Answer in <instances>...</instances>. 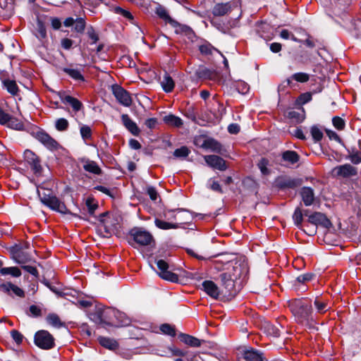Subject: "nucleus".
<instances>
[{
	"instance_id": "f257e3e1",
	"label": "nucleus",
	"mask_w": 361,
	"mask_h": 361,
	"mask_svg": "<svg viewBox=\"0 0 361 361\" xmlns=\"http://www.w3.org/2000/svg\"><path fill=\"white\" fill-rule=\"evenodd\" d=\"M288 307L295 321L307 324L313 320V310L311 302L307 299H295L288 302Z\"/></svg>"
},
{
	"instance_id": "f03ea898",
	"label": "nucleus",
	"mask_w": 361,
	"mask_h": 361,
	"mask_svg": "<svg viewBox=\"0 0 361 361\" xmlns=\"http://www.w3.org/2000/svg\"><path fill=\"white\" fill-rule=\"evenodd\" d=\"M41 202L52 210L62 214L68 213V209L63 202H61L49 190L42 188L38 190Z\"/></svg>"
},
{
	"instance_id": "7ed1b4c3",
	"label": "nucleus",
	"mask_w": 361,
	"mask_h": 361,
	"mask_svg": "<svg viewBox=\"0 0 361 361\" xmlns=\"http://www.w3.org/2000/svg\"><path fill=\"white\" fill-rule=\"evenodd\" d=\"M130 238L137 244L142 246L149 245L154 241L152 234L139 227H134L128 231Z\"/></svg>"
},
{
	"instance_id": "20e7f679",
	"label": "nucleus",
	"mask_w": 361,
	"mask_h": 361,
	"mask_svg": "<svg viewBox=\"0 0 361 361\" xmlns=\"http://www.w3.org/2000/svg\"><path fill=\"white\" fill-rule=\"evenodd\" d=\"M11 258L19 264H24L32 261V257L30 253L23 250V245L16 244L8 249Z\"/></svg>"
},
{
	"instance_id": "39448f33",
	"label": "nucleus",
	"mask_w": 361,
	"mask_h": 361,
	"mask_svg": "<svg viewBox=\"0 0 361 361\" xmlns=\"http://www.w3.org/2000/svg\"><path fill=\"white\" fill-rule=\"evenodd\" d=\"M35 343L42 349H51L54 346V338L47 331H38L35 335Z\"/></svg>"
},
{
	"instance_id": "423d86ee",
	"label": "nucleus",
	"mask_w": 361,
	"mask_h": 361,
	"mask_svg": "<svg viewBox=\"0 0 361 361\" xmlns=\"http://www.w3.org/2000/svg\"><path fill=\"white\" fill-rule=\"evenodd\" d=\"M222 288L221 293L224 295L233 296L235 294V281L231 273H222L219 276Z\"/></svg>"
},
{
	"instance_id": "0eeeda50",
	"label": "nucleus",
	"mask_w": 361,
	"mask_h": 361,
	"mask_svg": "<svg viewBox=\"0 0 361 361\" xmlns=\"http://www.w3.org/2000/svg\"><path fill=\"white\" fill-rule=\"evenodd\" d=\"M356 174L357 169L348 164L336 166L331 171V175L338 178H350Z\"/></svg>"
},
{
	"instance_id": "6e6552de",
	"label": "nucleus",
	"mask_w": 361,
	"mask_h": 361,
	"mask_svg": "<svg viewBox=\"0 0 361 361\" xmlns=\"http://www.w3.org/2000/svg\"><path fill=\"white\" fill-rule=\"evenodd\" d=\"M112 92L117 101L125 106H130L132 104V99L129 93L118 85L112 86Z\"/></svg>"
},
{
	"instance_id": "1a4fd4ad",
	"label": "nucleus",
	"mask_w": 361,
	"mask_h": 361,
	"mask_svg": "<svg viewBox=\"0 0 361 361\" xmlns=\"http://www.w3.org/2000/svg\"><path fill=\"white\" fill-rule=\"evenodd\" d=\"M157 265L159 270V275L160 277H161L163 279L171 281V282H176L178 280V276L169 271L168 270L169 265L163 259H159L157 261Z\"/></svg>"
},
{
	"instance_id": "9d476101",
	"label": "nucleus",
	"mask_w": 361,
	"mask_h": 361,
	"mask_svg": "<svg viewBox=\"0 0 361 361\" xmlns=\"http://www.w3.org/2000/svg\"><path fill=\"white\" fill-rule=\"evenodd\" d=\"M319 238H322L324 243L334 244L336 242L337 235L335 233V227H320Z\"/></svg>"
},
{
	"instance_id": "9b49d317",
	"label": "nucleus",
	"mask_w": 361,
	"mask_h": 361,
	"mask_svg": "<svg viewBox=\"0 0 361 361\" xmlns=\"http://www.w3.org/2000/svg\"><path fill=\"white\" fill-rule=\"evenodd\" d=\"M111 307L101 309L98 308L91 314V319L97 324H109V319L111 317V312H108Z\"/></svg>"
},
{
	"instance_id": "f8f14e48",
	"label": "nucleus",
	"mask_w": 361,
	"mask_h": 361,
	"mask_svg": "<svg viewBox=\"0 0 361 361\" xmlns=\"http://www.w3.org/2000/svg\"><path fill=\"white\" fill-rule=\"evenodd\" d=\"M0 291L11 295V291L20 298L25 297V291L11 282L0 283Z\"/></svg>"
},
{
	"instance_id": "ddd939ff",
	"label": "nucleus",
	"mask_w": 361,
	"mask_h": 361,
	"mask_svg": "<svg viewBox=\"0 0 361 361\" xmlns=\"http://www.w3.org/2000/svg\"><path fill=\"white\" fill-rule=\"evenodd\" d=\"M202 288L204 292L214 299H217L220 295H222L221 290L212 281H203Z\"/></svg>"
},
{
	"instance_id": "4468645a",
	"label": "nucleus",
	"mask_w": 361,
	"mask_h": 361,
	"mask_svg": "<svg viewBox=\"0 0 361 361\" xmlns=\"http://www.w3.org/2000/svg\"><path fill=\"white\" fill-rule=\"evenodd\" d=\"M207 164L212 168L217 169L220 171L226 169L225 161L216 155H207L204 157Z\"/></svg>"
},
{
	"instance_id": "2eb2a0df",
	"label": "nucleus",
	"mask_w": 361,
	"mask_h": 361,
	"mask_svg": "<svg viewBox=\"0 0 361 361\" xmlns=\"http://www.w3.org/2000/svg\"><path fill=\"white\" fill-rule=\"evenodd\" d=\"M63 24L66 27L74 26V30L78 32H82L85 27V22L82 18H67Z\"/></svg>"
},
{
	"instance_id": "dca6fc26",
	"label": "nucleus",
	"mask_w": 361,
	"mask_h": 361,
	"mask_svg": "<svg viewBox=\"0 0 361 361\" xmlns=\"http://www.w3.org/2000/svg\"><path fill=\"white\" fill-rule=\"evenodd\" d=\"M108 312H111V317L116 318L120 326H126L130 324L131 319L126 313L111 307Z\"/></svg>"
},
{
	"instance_id": "f3484780",
	"label": "nucleus",
	"mask_w": 361,
	"mask_h": 361,
	"mask_svg": "<svg viewBox=\"0 0 361 361\" xmlns=\"http://www.w3.org/2000/svg\"><path fill=\"white\" fill-rule=\"evenodd\" d=\"M308 222L315 226H328L331 224L329 219L322 213L315 212L308 217Z\"/></svg>"
},
{
	"instance_id": "a211bd4d",
	"label": "nucleus",
	"mask_w": 361,
	"mask_h": 361,
	"mask_svg": "<svg viewBox=\"0 0 361 361\" xmlns=\"http://www.w3.org/2000/svg\"><path fill=\"white\" fill-rule=\"evenodd\" d=\"M36 137L40 142L49 149H55L57 147L56 141L44 132H37Z\"/></svg>"
},
{
	"instance_id": "6ab92c4d",
	"label": "nucleus",
	"mask_w": 361,
	"mask_h": 361,
	"mask_svg": "<svg viewBox=\"0 0 361 361\" xmlns=\"http://www.w3.org/2000/svg\"><path fill=\"white\" fill-rule=\"evenodd\" d=\"M300 195L306 206L311 205L314 200V194L313 190L309 187H303L301 189Z\"/></svg>"
},
{
	"instance_id": "aec40b11",
	"label": "nucleus",
	"mask_w": 361,
	"mask_h": 361,
	"mask_svg": "<svg viewBox=\"0 0 361 361\" xmlns=\"http://www.w3.org/2000/svg\"><path fill=\"white\" fill-rule=\"evenodd\" d=\"M121 119L125 127L134 135H137L140 130L136 123L133 121L127 114H123Z\"/></svg>"
},
{
	"instance_id": "412c9836",
	"label": "nucleus",
	"mask_w": 361,
	"mask_h": 361,
	"mask_svg": "<svg viewBox=\"0 0 361 361\" xmlns=\"http://www.w3.org/2000/svg\"><path fill=\"white\" fill-rule=\"evenodd\" d=\"M60 98L63 103L70 104L75 111H79L82 106L78 99L71 96L60 94Z\"/></svg>"
},
{
	"instance_id": "4be33fe9",
	"label": "nucleus",
	"mask_w": 361,
	"mask_h": 361,
	"mask_svg": "<svg viewBox=\"0 0 361 361\" xmlns=\"http://www.w3.org/2000/svg\"><path fill=\"white\" fill-rule=\"evenodd\" d=\"M179 337L182 342L191 347H200L202 342L199 338L185 334H180Z\"/></svg>"
},
{
	"instance_id": "5701e85b",
	"label": "nucleus",
	"mask_w": 361,
	"mask_h": 361,
	"mask_svg": "<svg viewBox=\"0 0 361 361\" xmlns=\"http://www.w3.org/2000/svg\"><path fill=\"white\" fill-rule=\"evenodd\" d=\"M160 84L166 92H171L175 85L173 80L167 73L164 74L162 80H160Z\"/></svg>"
},
{
	"instance_id": "b1692460",
	"label": "nucleus",
	"mask_w": 361,
	"mask_h": 361,
	"mask_svg": "<svg viewBox=\"0 0 361 361\" xmlns=\"http://www.w3.org/2000/svg\"><path fill=\"white\" fill-rule=\"evenodd\" d=\"M244 359L246 361H263V354L259 351L250 349L245 351Z\"/></svg>"
},
{
	"instance_id": "393cba45",
	"label": "nucleus",
	"mask_w": 361,
	"mask_h": 361,
	"mask_svg": "<svg viewBox=\"0 0 361 361\" xmlns=\"http://www.w3.org/2000/svg\"><path fill=\"white\" fill-rule=\"evenodd\" d=\"M202 147L214 152H220L221 149V145L215 140L211 138L204 140L202 144Z\"/></svg>"
},
{
	"instance_id": "a878e982",
	"label": "nucleus",
	"mask_w": 361,
	"mask_h": 361,
	"mask_svg": "<svg viewBox=\"0 0 361 361\" xmlns=\"http://www.w3.org/2000/svg\"><path fill=\"white\" fill-rule=\"evenodd\" d=\"M231 11L229 4H217L213 8L212 13L216 16H221L228 13Z\"/></svg>"
},
{
	"instance_id": "bb28decb",
	"label": "nucleus",
	"mask_w": 361,
	"mask_h": 361,
	"mask_svg": "<svg viewBox=\"0 0 361 361\" xmlns=\"http://www.w3.org/2000/svg\"><path fill=\"white\" fill-rule=\"evenodd\" d=\"M98 341L101 345L110 350L116 349L118 347V343L112 338L99 336Z\"/></svg>"
},
{
	"instance_id": "cd10ccee",
	"label": "nucleus",
	"mask_w": 361,
	"mask_h": 361,
	"mask_svg": "<svg viewBox=\"0 0 361 361\" xmlns=\"http://www.w3.org/2000/svg\"><path fill=\"white\" fill-rule=\"evenodd\" d=\"M116 227H94L96 234L101 238H109L114 234Z\"/></svg>"
},
{
	"instance_id": "c85d7f7f",
	"label": "nucleus",
	"mask_w": 361,
	"mask_h": 361,
	"mask_svg": "<svg viewBox=\"0 0 361 361\" xmlns=\"http://www.w3.org/2000/svg\"><path fill=\"white\" fill-rule=\"evenodd\" d=\"M314 305L317 312L320 314L326 312L331 308L328 303L320 298H316L314 299Z\"/></svg>"
},
{
	"instance_id": "c756f323",
	"label": "nucleus",
	"mask_w": 361,
	"mask_h": 361,
	"mask_svg": "<svg viewBox=\"0 0 361 361\" xmlns=\"http://www.w3.org/2000/svg\"><path fill=\"white\" fill-rule=\"evenodd\" d=\"M163 120L166 124L173 127H180L183 125L181 118L172 114L165 116Z\"/></svg>"
},
{
	"instance_id": "7c9ffc66",
	"label": "nucleus",
	"mask_w": 361,
	"mask_h": 361,
	"mask_svg": "<svg viewBox=\"0 0 361 361\" xmlns=\"http://www.w3.org/2000/svg\"><path fill=\"white\" fill-rule=\"evenodd\" d=\"M0 274L2 276L11 275L13 277H20L21 271L17 267H4L0 269Z\"/></svg>"
},
{
	"instance_id": "2f4dec72",
	"label": "nucleus",
	"mask_w": 361,
	"mask_h": 361,
	"mask_svg": "<svg viewBox=\"0 0 361 361\" xmlns=\"http://www.w3.org/2000/svg\"><path fill=\"white\" fill-rule=\"evenodd\" d=\"M83 168L85 171L93 173L94 174H99L101 173V169L96 164V162L93 161H85L83 165Z\"/></svg>"
},
{
	"instance_id": "473e14b6",
	"label": "nucleus",
	"mask_w": 361,
	"mask_h": 361,
	"mask_svg": "<svg viewBox=\"0 0 361 361\" xmlns=\"http://www.w3.org/2000/svg\"><path fill=\"white\" fill-rule=\"evenodd\" d=\"M47 322L55 328H60L63 326L59 316L54 313L49 314L47 317Z\"/></svg>"
},
{
	"instance_id": "72a5a7b5",
	"label": "nucleus",
	"mask_w": 361,
	"mask_h": 361,
	"mask_svg": "<svg viewBox=\"0 0 361 361\" xmlns=\"http://www.w3.org/2000/svg\"><path fill=\"white\" fill-rule=\"evenodd\" d=\"M283 159L290 164H295L299 160V156L295 152L286 151L283 154Z\"/></svg>"
},
{
	"instance_id": "f704fd0d",
	"label": "nucleus",
	"mask_w": 361,
	"mask_h": 361,
	"mask_svg": "<svg viewBox=\"0 0 361 361\" xmlns=\"http://www.w3.org/2000/svg\"><path fill=\"white\" fill-rule=\"evenodd\" d=\"M296 235L305 234L307 236H313L317 233V227H298Z\"/></svg>"
},
{
	"instance_id": "c9c22d12",
	"label": "nucleus",
	"mask_w": 361,
	"mask_h": 361,
	"mask_svg": "<svg viewBox=\"0 0 361 361\" xmlns=\"http://www.w3.org/2000/svg\"><path fill=\"white\" fill-rule=\"evenodd\" d=\"M6 125H7L8 127L15 130H23V123L18 119L11 116H9L8 122Z\"/></svg>"
},
{
	"instance_id": "e433bc0d",
	"label": "nucleus",
	"mask_w": 361,
	"mask_h": 361,
	"mask_svg": "<svg viewBox=\"0 0 361 361\" xmlns=\"http://www.w3.org/2000/svg\"><path fill=\"white\" fill-rule=\"evenodd\" d=\"M4 85L11 94L13 95L17 94L18 88L14 80H6L4 81Z\"/></svg>"
},
{
	"instance_id": "4c0bfd02",
	"label": "nucleus",
	"mask_w": 361,
	"mask_h": 361,
	"mask_svg": "<svg viewBox=\"0 0 361 361\" xmlns=\"http://www.w3.org/2000/svg\"><path fill=\"white\" fill-rule=\"evenodd\" d=\"M156 13L162 19L169 21V23H173V20L169 16L166 10L161 6H158L156 8Z\"/></svg>"
},
{
	"instance_id": "58836bf2",
	"label": "nucleus",
	"mask_w": 361,
	"mask_h": 361,
	"mask_svg": "<svg viewBox=\"0 0 361 361\" xmlns=\"http://www.w3.org/2000/svg\"><path fill=\"white\" fill-rule=\"evenodd\" d=\"M85 204L87 207L88 212L92 214L94 211L98 208V204L92 197H88L85 201Z\"/></svg>"
},
{
	"instance_id": "ea45409f",
	"label": "nucleus",
	"mask_w": 361,
	"mask_h": 361,
	"mask_svg": "<svg viewBox=\"0 0 361 361\" xmlns=\"http://www.w3.org/2000/svg\"><path fill=\"white\" fill-rule=\"evenodd\" d=\"M160 330L161 332L164 334L171 336H175L176 335V331L174 328L168 324H164L161 325Z\"/></svg>"
},
{
	"instance_id": "a19ab883",
	"label": "nucleus",
	"mask_w": 361,
	"mask_h": 361,
	"mask_svg": "<svg viewBox=\"0 0 361 361\" xmlns=\"http://www.w3.org/2000/svg\"><path fill=\"white\" fill-rule=\"evenodd\" d=\"M291 78L299 82H306L309 80L310 76L305 73H297L293 74Z\"/></svg>"
},
{
	"instance_id": "79ce46f5",
	"label": "nucleus",
	"mask_w": 361,
	"mask_h": 361,
	"mask_svg": "<svg viewBox=\"0 0 361 361\" xmlns=\"http://www.w3.org/2000/svg\"><path fill=\"white\" fill-rule=\"evenodd\" d=\"M311 135L315 141H319L323 137L322 131L317 126H312L310 130Z\"/></svg>"
},
{
	"instance_id": "37998d69",
	"label": "nucleus",
	"mask_w": 361,
	"mask_h": 361,
	"mask_svg": "<svg viewBox=\"0 0 361 361\" xmlns=\"http://www.w3.org/2000/svg\"><path fill=\"white\" fill-rule=\"evenodd\" d=\"M55 126L58 130L63 131L67 129L68 126V122L65 118H59L56 121Z\"/></svg>"
},
{
	"instance_id": "c03bdc74",
	"label": "nucleus",
	"mask_w": 361,
	"mask_h": 361,
	"mask_svg": "<svg viewBox=\"0 0 361 361\" xmlns=\"http://www.w3.org/2000/svg\"><path fill=\"white\" fill-rule=\"evenodd\" d=\"M267 333L274 337H279L280 336L281 332L279 326L274 325H268Z\"/></svg>"
},
{
	"instance_id": "a18cd8bd",
	"label": "nucleus",
	"mask_w": 361,
	"mask_h": 361,
	"mask_svg": "<svg viewBox=\"0 0 361 361\" xmlns=\"http://www.w3.org/2000/svg\"><path fill=\"white\" fill-rule=\"evenodd\" d=\"M64 71L67 74H68L71 77H72L73 78H74L75 80H82L83 79L82 75L78 70L72 69V68H65Z\"/></svg>"
},
{
	"instance_id": "49530a36",
	"label": "nucleus",
	"mask_w": 361,
	"mask_h": 361,
	"mask_svg": "<svg viewBox=\"0 0 361 361\" xmlns=\"http://www.w3.org/2000/svg\"><path fill=\"white\" fill-rule=\"evenodd\" d=\"M24 158L30 164L34 163L38 159L37 156L30 150L24 152Z\"/></svg>"
},
{
	"instance_id": "de8ad7c7",
	"label": "nucleus",
	"mask_w": 361,
	"mask_h": 361,
	"mask_svg": "<svg viewBox=\"0 0 361 361\" xmlns=\"http://www.w3.org/2000/svg\"><path fill=\"white\" fill-rule=\"evenodd\" d=\"M189 154V149L186 147H182L174 151L173 155L176 157H185Z\"/></svg>"
},
{
	"instance_id": "09e8293b",
	"label": "nucleus",
	"mask_w": 361,
	"mask_h": 361,
	"mask_svg": "<svg viewBox=\"0 0 361 361\" xmlns=\"http://www.w3.org/2000/svg\"><path fill=\"white\" fill-rule=\"evenodd\" d=\"M294 223L297 225L302 222V214L300 208H296L293 215Z\"/></svg>"
},
{
	"instance_id": "8fccbe9b",
	"label": "nucleus",
	"mask_w": 361,
	"mask_h": 361,
	"mask_svg": "<svg viewBox=\"0 0 361 361\" xmlns=\"http://www.w3.org/2000/svg\"><path fill=\"white\" fill-rule=\"evenodd\" d=\"M114 11L116 13L121 15L127 19L133 20V16L128 11L124 10L121 7H115Z\"/></svg>"
},
{
	"instance_id": "3c124183",
	"label": "nucleus",
	"mask_w": 361,
	"mask_h": 361,
	"mask_svg": "<svg viewBox=\"0 0 361 361\" xmlns=\"http://www.w3.org/2000/svg\"><path fill=\"white\" fill-rule=\"evenodd\" d=\"M334 126L338 130H343L345 127L344 121L338 116L333 118L332 119Z\"/></svg>"
},
{
	"instance_id": "603ef678",
	"label": "nucleus",
	"mask_w": 361,
	"mask_h": 361,
	"mask_svg": "<svg viewBox=\"0 0 361 361\" xmlns=\"http://www.w3.org/2000/svg\"><path fill=\"white\" fill-rule=\"evenodd\" d=\"M314 275L312 273H305L304 274H301L297 277V281L299 283H304L307 281H310L312 279Z\"/></svg>"
},
{
	"instance_id": "864d4df0",
	"label": "nucleus",
	"mask_w": 361,
	"mask_h": 361,
	"mask_svg": "<svg viewBox=\"0 0 361 361\" xmlns=\"http://www.w3.org/2000/svg\"><path fill=\"white\" fill-rule=\"evenodd\" d=\"M11 334L13 339L16 341V343L17 344L19 345L22 343L23 339V336L18 331L12 330L11 331Z\"/></svg>"
},
{
	"instance_id": "5fc2aeb1",
	"label": "nucleus",
	"mask_w": 361,
	"mask_h": 361,
	"mask_svg": "<svg viewBox=\"0 0 361 361\" xmlns=\"http://www.w3.org/2000/svg\"><path fill=\"white\" fill-rule=\"evenodd\" d=\"M348 158L354 164H358L361 162V156L357 152L350 153Z\"/></svg>"
},
{
	"instance_id": "6e6d98bb",
	"label": "nucleus",
	"mask_w": 361,
	"mask_h": 361,
	"mask_svg": "<svg viewBox=\"0 0 361 361\" xmlns=\"http://www.w3.org/2000/svg\"><path fill=\"white\" fill-rule=\"evenodd\" d=\"M22 269L26 271L27 272L30 273L35 277L37 278L39 276L38 271L37 270L36 267L30 266V265H23Z\"/></svg>"
},
{
	"instance_id": "4d7b16f0",
	"label": "nucleus",
	"mask_w": 361,
	"mask_h": 361,
	"mask_svg": "<svg viewBox=\"0 0 361 361\" xmlns=\"http://www.w3.org/2000/svg\"><path fill=\"white\" fill-rule=\"evenodd\" d=\"M80 134L83 139H87L91 136V129L87 126H84L80 128Z\"/></svg>"
},
{
	"instance_id": "13d9d810",
	"label": "nucleus",
	"mask_w": 361,
	"mask_h": 361,
	"mask_svg": "<svg viewBox=\"0 0 361 361\" xmlns=\"http://www.w3.org/2000/svg\"><path fill=\"white\" fill-rule=\"evenodd\" d=\"M118 238H126L128 236V233L123 230V227H116L114 228V234Z\"/></svg>"
},
{
	"instance_id": "bf43d9fd",
	"label": "nucleus",
	"mask_w": 361,
	"mask_h": 361,
	"mask_svg": "<svg viewBox=\"0 0 361 361\" xmlns=\"http://www.w3.org/2000/svg\"><path fill=\"white\" fill-rule=\"evenodd\" d=\"M268 164V161L266 159H262L258 163V166L263 174H267L268 173V169L267 166Z\"/></svg>"
},
{
	"instance_id": "052dcab7",
	"label": "nucleus",
	"mask_w": 361,
	"mask_h": 361,
	"mask_svg": "<svg viewBox=\"0 0 361 361\" xmlns=\"http://www.w3.org/2000/svg\"><path fill=\"white\" fill-rule=\"evenodd\" d=\"M147 192L152 200H156L157 199L158 193L154 187L148 186L147 188Z\"/></svg>"
},
{
	"instance_id": "680f3d73",
	"label": "nucleus",
	"mask_w": 361,
	"mask_h": 361,
	"mask_svg": "<svg viewBox=\"0 0 361 361\" xmlns=\"http://www.w3.org/2000/svg\"><path fill=\"white\" fill-rule=\"evenodd\" d=\"M30 312L33 317H39L42 314V310L39 307L32 305L30 307Z\"/></svg>"
},
{
	"instance_id": "e2e57ef3",
	"label": "nucleus",
	"mask_w": 361,
	"mask_h": 361,
	"mask_svg": "<svg viewBox=\"0 0 361 361\" xmlns=\"http://www.w3.org/2000/svg\"><path fill=\"white\" fill-rule=\"evenodd\" d=\"M169 350L171 352L172 355L173 356H185L186 353L180 349H178L176 347H170Z\"/></svg>"
},
{
	"instance_id": "0e129e2a",
	"label": "nucleus",
	"mask_w": 361,
	"mask_h": 361,
	"mask_svg": "<svg viewBox=\"0 0 361 361\" xmlns=\"http://www.w3.org/2000/svg\"><path fill=\"white\" fill-rule=\"evenodd\" d=\"M237 89L239 92H241L242 94H245L249 90V86L244 82H240L238 84Z\"/></svg>"
},
{
	"instance_id": "69168bd1",
	"label": "nucleus",
	"mask_w": 361,
	"mask_h": 361,
	"mask_svg": "<svg viewBox=\"0 0 361 361\" xmlns=\"http://www.w3.org/2000/svg\"><path fill=\"white\" fill-rule=\"evenodd\" d=\"M281 187L294 188L297 185L295 180L291 179L284 180L283 183H280Z\"/></svg>"
},
{
	"instance_id": "338daca9",
	"label": "nucleus",
	"mask_w": 361,
	"mask_h": 361,
	"mask_svg": "<svg viewBox=\"0 0 361 361\" xmlns=\"http://www.w3.org/2000/svg\"><path fill=\"white\" fill-rule=\"evenodd\" d=\"M87 35L92 40V43H96L98 41L99 37L92 27L88 29Z\"/></svg>"
},
{
	"instance_id": "774afa93",
	"label": "nucleus",
	"mask_w": 361,
	"mask_h": 361,
	"mask_svg": "<svg viewBox=\"0 0 361 361\" xmlns=\"http://www.w3.org/2000/svg\"><path fill=\"white\" fill-rule=\"evenodd\" d=\"M326 133L330 140H334L338 142H341L340 137L334 131L331 130H326Z\"/></svg>"
}]
</instances>
